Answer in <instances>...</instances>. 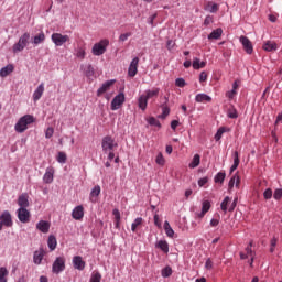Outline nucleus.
Here are the masks:
<instances>
[{"instance_id":"nucleus-1","label":"nucleus","mask_w":282,"mask_h":282,"mask_svg":"<svg viewBox=\"0 0 282 282\" xmlns=\"http://www.w3.org/2000/svg\"><path fill=\"white\" fill-rule=\"evenodd\" d=\"M36 122V119L32 115H24L21 117L14 126L17 133H25L28 131V126Z\"/></svg>"},{"instance_id":"nucleus-2","label":"nucleus","mask_w":282,"mask_h":282,"mask_svg":"<svg viewBox=\"0 0 282 282\" xmlns=\"http://www.w3.org/2000/svg\"><path fill=\"white\" fill-rule=\"evenodd\" d=\"M28 45H30V33L25 32L18 41V43H15L12 47L13 54H19V52H23V50H25V47H28Z\"/></svg>"},{"instance_id":"nucleus-3","label":"nucleus","mask_w":282,"mask_h":282,"mask_svg":"<svg viewBox=\"0 0 282 282\" xmlns=\"http://www.w3.org/2000/svg\"><path fill=\"white\" fill-rule=\"evenodd\" d=\"M107 47H109V40H101L99 43L94 44L91 53L94 56H102L107 52Z\"/></svg>"},{"instance_id":"nucleus-4","label":"nucleus","mask_w":282,"mask_h":282,"mask_svg":"<svg viewBox=\"0 0 282 282\" xmlns=\"http://www.w3.org/2000/svg\"><path fill=\"white\" fill-rule=\"evenodd\" d=\"M65 258L64 256L57 257L52 264L53 274H61V272H65Z\"/></svg>"},{"instance_id":"nucleus-5","label":"nucleus","mask_w":282,"mask_h":282,"mask_svg":"<svg viewBox=\"0 0 282 282\" xmlns=\"http://www.w3.org/2000/svg\"><path fill=\"white\" fill-rule=\"evenodd\" d=\"M3 226L7 228L12 227V215L8 210H4L0 215V230H3Z\"/></svg>"},{"instance_id":"nucleus-6","label":"nucleus","mask_w":282,"mask_h":282,"mask_svg":"<svg viewBox=\"0 0 282 282\" xmlns=\"http://www.w3.org/2000/svg\"><path fill=\"white\" fill-rule=\"evenodd\" d=\"M54 45H56V47H61L62 45H65V43H67V41H69V35H63L61 33H53L51 36Z\"/></svg>"},{"instance_id":"nucleus-7","label":"nucleus","mask_w":282,"mask_h":282,"mask_svg":"<svg viewBox=\"0 0 282 282\" xmlns=\"http://www.w3.org/2000/svg\"><path fill=\"white\" fill-rule=\"evenodd\" d=\"M124 93H119L111 101V111H117L119 107H122L124 105Z\"/></svg>"},{"instance_id":"nucleus-8","label":"nucleus","mask_w":282,"mask_h":282,"mask_svg":"<svg viewBox=\"0 0 282 282\" xmlns=\"http://www.w3.org/2000/svg\"><path fill=\"white\" fill-rule=\"evenodd\" d=\"M240 43H241L246 54H252V52H254V47L252 46V42L250 41V39H248V36L241 35L240 36Z\"/></svg>"},{"instance_id":"nucleus-9","label":"nucleus","mask_w":282,"mask_h":282,"mask_svg":"<svg viewBox=\"0 0 282 282\" xmlns=\"http://www.w3.org/2000/svg\"><path fill=\"white\" fill-rule=\"evenodd\" d=\"M17 213L18 219L19 221H21V224H29L31 214L30 210H28V208H19Z\"/></svg>"},{"instance_id":"nucleus-10","label":"nucleus","mask_w":282,"mask_h":282,"mask_svg":"<svg viewBox=\"0 0 282 282\" xmlns=\"http://www.w3.org/2000/svg\"><path fill=\"white\" fill-rule=\"evenodd\" d=\"M115 142L116 141L113 140V138H111V135L104 137V139L101 141V147H102V150L105 151V153H107L108 151H113Z\"/></svg>"},{"instance_id":"nucleus-11","label":"nucleus","mask_w":282,"mask_h":282,"mask_svg":"<svg viewBox=\"0 0 282 282\" xmlns=\"http://www.w3.org/2000/svg\"><path fill=\"white\" fill-rule=\"evenodd\" d=\"M112 85H116V79H110V80L105 82L101 85V87H99L97 90L98 98H100V96H102V94H107V91H109V89H111Z\"/></svg>"},{"instance_id":"nucleus-12","label":"nucleus","mask_w":282,"mask_h":282,"mask_svg":"<svg viewBox=\"0 0 282 282\" xmlns=\"http://www.w3.org/2000/svg\"><path fill=\"white\" fill-rule=\"evenodd\" d=\"M140 63V58L139 57H134L128 68V76H130V78H134V76L138 74V65Z\"/></svg>"},{"instance_id":"nucleus-13","label":"nucleus","mask_w":282,"mask_h":282,"mask_svg":"<svg viewBox=\"0 0 282 282\" xmlns=\"http://www.w3.org/2000/svg\"><path fill=\"white\" fill-rule=\"evenodd\" d=\"M73 219H76V221H80L83 217H85V208L83 205L76 206L72 212Z\"/></svg>"},{"instance_id":"nucleus-14","label":"nucleus","mask_w":282,"mask_h":282,"mask_svg":"<svg viewBox=\"0 0 282 282\" xmlns=\"http://www.w3.org/2000/svg\"><path fill=\"white\" fill-rule=\"evenodd\" d=\"M18 205L20 206V208H28L30 206V196L28 195V193H22L18 197Z\"/></svg>"},{"instance_id":"nucleus-15","label":"nucleus","mask_w":282,"mask_h":282,"mask_svg":"<svg viewBox=\"0 0 282 282\" xmlns=\"http://www.w3.org/2000/svg\"><path fill=\"white\" fill-rule=\"evenodd\" d=\"M85 261L83 260V257L80 256H75L73 258V267L75 268V270H79V271H83L85 270Z\"/></svg>"},{"instance_id":"nucleus-16","label":"nucleus","mask_w":282,"mask_h":282,"mask_svg":"<svg viewBox=\"0 0 282 282\" xmlns=\"http://www.w3.org/2000/svg\"><path fill=\"white\" fill-rule=\"evenodd\" d=\"M51 226L52 224H50V221L46 220H40L36 224V228L40 230V232H43L44 235H47V232H50Z\"/></svg>"},{"instance_id":"nucleus-17","label":"nucleus","mask_w":282,"mask_h":282,"mask_svg":"<svg viewBox=\"0 0 282 282\" xmlns=\"http://www.w3.org/2000/svg\"><path fill=\"white\" fill-rule=\"evenodd\" d=\"M44 184H52L54 182V167H47L43 176Z\"/></svg>"},{"instance_id":"nucleus-18","label":"nucleus","mask_w":282,"mask_h":282,"mask_svg":"<svg viewBox=\"0 0 282 282\" xmlns=\"http://www.w3.org/2000/svg\"><path fill=\"white\" fill-rule=\"evenodd\" d=\"M44 91H45V84L42 83L37 86L35 91L33 93L34 102L41 100V97L43 96Z\"/></svg>"},{"instance_id":"nucleus-19","label":"nucleus","mask_w":282,"mask_h":282,"mask_svg":"<svg viewBox=\"0 0 282 282\" xmlns=\"http://www.w3.org/2000/svg\"><path fill=\"white\" fill-rule=\"evenodd\" d=\"M14 72V65L9 64L0 69V76L1 78H6L7 76H10Z\"/></svg>"},{"instance_id":"nucleus-20","label":"nucleus","mask_w":282,"mask_h":282,"mask_svg":"<svg viewBox=\"0 0 282 282\" xmlns=\"http://www.w3.org/2000/svg\"><path fill=\"white\" fill-rule=\"evenodd\" d=\"M138 105H139V109H141V111H147V106L149 105L148 97L144 95H141L138 99Z\"/></svg>"},{"instance_id":"nucleus-21","label":"nucleus","mask_w":282,"mask_h":282,"mask_svg":"<svg viewBox=\"0 0 282 282\" xmlns=\"http://www.w3.org/2000/svg\"><path fill=\"white\" fill-rule=\"evenodd\" d=\"M221 34H224V30H221V28H218V29L214 30V31L207 36V39H208L209 41H213V40L217 41V40L221 39Z\"/></svg>"},{"instance_id":"nucleus-22","label":"nucleus","mask_w":282,"mask_h":282,"mask_svg":"<svg viewBox=\"0 0 282 282\" xmlns=\"http://www.w3.org/2000/svg\"><path fill=\"white\" fill-rule=\"evenodd\" d=\"M204 10H206L207 12H210L212 14H215V12H219V4L209 1L205 6Z\"/></svg>"},{"instance_id":"nucleus-23","label":"nucleus","mask_w":282,"mask_h":282,"mask_svg":"<svg viewBox=\"0 0 282 282\" xmlns=\"http://www.w3.org/2000/svg\"><path fill=\"white\" fill-rule=\"evenodd\" d=\"M155 248H159V250H162L164 254H169V242L166 240H159L155 245Z\"/></svg>"},{"instance_id":"nucleus-24","label":"nucleus","mask_w":282,"mask_h":282,"mask_svg":"<svg viewBox=\"0 0 282 282\" xmlns=\"http://www.w3.org/2000/svg\"><path fill=\"white\" fill-rule=\"evenodd\" d=\"M262 48L264 50V52H276L278 45L276 42H271V41H267Z\"/></svg>"},{"instance_id":"nucleus-25","label":"nucleus","mask_w":282,"mask_h":282,"mask_svg":"<svg viewBox=\"0 0 282 282\" xmlns=\"http://www.w3.org/2000/svg\"><path fill=\"white\" fill-rule=\"evenodd\" d=\"M241 183V180L239 178V175L238 174H235L229 183H228V188L229 191H232V188H235V184H236V187H239V184Z\"/></svg>"},{"instance_id":"nucleus-26","label":"nucleus","mask_w":282,"mask_h":282,"mask_svg":"<svg viewBox=\"0 0 282 282\" xmlns=\"http://www.w3.org/2000/svg\"><path fill=\"white\" fill-rule=\"evenodd\" d=\"M47 246H48L51 252H53V250H56V246H58V241L56 240V236H54V235L48 236Z\"/></svg>"},{"instance_id":"nucleus-27","label":"nucleus","mask_w":282,"mask_h":282,"mask_svg":"<svg viewBox=\"0 0 282 282\" xmlns=\"http://www.w3.org/2000/svg\"><path fill=\"white\" fill-rule=\"evenodd\" d=\"M196 102H212L213 98L206 94H197L195 97Z\"/></svg>"},{"instance_id":"nucleus-28","label":"nucleus","mask_w":282,"mask_h":282,"mask_svg":"<svg viewBox=\"0 0 282 282\" xmlns=\"http://www.w3.org/2000/svg\"><path fill=\"white\" fill-rule=\"evenodd\" d=\"M100 195V185H96L90 192V202L96 204V197Z\"/></svg>"},{"instance_id":"nucleus-29","label":"nucleus","mask_w":282,"mask_h":282,"mask_svg":"<svg viewBox=\"0 0 282 282\" xmlns=\"http://www.w3.org/2000/svg\"><path fill=\"white\" fill-rule=\"evenodd\" d=\"M162 113L159 116L162 120H165V118H169L171 115V108L166 106V104H161Z\"/></svg>"},{"instance_id":"nucleus-30","label":"nucleus","mask_w":282,"mask_h":282,"mask_svg":"<svg viewBox=\"0 0 282 282\" xmlns=\"http://www.w3.org/2000/svg\"><path fill=\"white\" fill-rule=\"evenodd\" d=\"M41 43H45V33L43 32L33 37V45H41Z\"/></svg>"},{"instance_id":"nucleus-31","label":"nucleus","mask_w":282,"mask_h":282,"mask_svg":"<svg viewBox=\"0 0 282 282\" xmlns=\"http://www.w3.org/2000/svg\"><path fill=\"white\" fill-rule=\"evenodd\" d=\"M202 162V156L199 154H195L192 162L188 164L191 169H197V166Z\"/></svg>"},{"instance_id":"nucleus-32","label":"nucleus","mask_w":282,"mask_h":282,"mask_svg":"<svg viewBox=\"0 0 282 282\" xmlns=\"http://www.w3.org/2000/svg\"><path fill=\"white\" fill-rule=\"evenodd\" d=\"M43 261V251H35L33 254V262L35 265H41Z\"/></svg>"},{"instance_id":"nucleus-33","label":"nucleus","mask_w":282,"mask_h":282,"mask_svg":"<svg viewBox=\"0 0 282 282\" xmlns=\"http://www.w3.org/2000/svg\"><path fill=\"white\" fill-rule=\"evenodd\" d=\"M192 66L194 69H204L206 67V62H200L199 58H194Z\"/></svg>"},{"instance_id":"nucleus-34","label":"nucleus","mask_w":282,"mask_h":282,"mask_svg":"<svg viewBox=\"0 0 282 282\" xmlns=\"http://www.w3.org/2000/svg\"><path fill=\"white\" fill-rule=\"evenodd\" d=\"M224 180H226V172H218L215 177V184H224Z\"/></svg>"},{"instance_id":"nucleus-35","label":"nucleus","mask_w":282,"mask_h":282,"mask_svg":"<svg viewBox=\"0 0 282 282\" xmlns=\"http://www.w3.org/2000/svg\"><path fill=\"white\" fill-rule=\"evenodd\" d=\"M164 230H165V234L167 235V237H170V238H173V236L175 235V231L171 227V224H169V220L164 221Z\"/></svg>"},{"instance_id":"nucleus-36","label":"nucleus","mask_w":282,"mask_h":282,"mask_svg":"<svg viewBox=\"0 0 282 282\" xmlns=\"http://www.w3.org/2000/svg\"><path fill=\"white\" fill-rule=\"evenodd\" d=\"M159 94H160V88H154V89H152V90H145V97H148V100L150 99V98H155L156 96H159Z\"/></svg>"},{"instance_id":"nucleus-37","label":"nucleus","mask_w":282,"mask_h":282,"mask_svg":"<svg viewBox=\"0 0 282 282\" xmlns=\"http://www.w3.org/2000/svg\"><path fill=\"white\" fill-rule=\"evenodd\" d=\"M112 215L115 217V228L119 229L120 228V210L113 209Z\"/></svg>"},{"instance_id":"nucleus-38","label":"nucleus","mask_w":282,"mask_h":282,"mask_svg":"<svg viewBox=\"0 0 282 282\" xmlns=\"http://www.w3.org/2000/svg\"><path fill=\"white\" fill-rule=\"evenodd\" d=\"M224 133H226V127H220V128L217 130V132H216V134H215V137H214L215 141H216V142H219V140H221V137L224 135Z\"/></svg>"},{"instance_id":"nucleus-39","label":"nucleus","mask_w":282,"mask_h":282,"mask_svg":"<svg viewBox=\"0 0 282 282\" xmlns=\"http://www.w3.org/2000/svg\"><path fill=\"white\" fill-rule=\"evenodd\" d=\"M228 204H230V196H226L224 198V200L220 204V208L221 210H224L225 213H228Z\"/></svg>"},{"instance_id":"nucleus-40","label":"nucleus","mask_w":282,"mask_h":282,"mask_svg":"<svg viewBox=\"0 0 282 282\" xmlns=\"http://www.w3.org/2000/svg\"><path fill=\"white\" fill-rule=\"evenodd\" d=\"M142 217H138L137 219H134V221L131 225L132 232H135V230H138V226H142Z\"/></svg>"},{"instance_id":"nucleus-41","label":"nucleus","mask_w":282,"mask_h":282,"mask_svg":"<svg viewBox=\"0 0 282 282\" xmlns=\"http://www.w3.org/2000/svg\"><path fill=\"white\" fill-rule=\"evenodd\" d=\"M85 56H87L85 47H83V46L78 47L77 52H76V57L80 58V61H84Z\"/></svg>"},{"instance_id":"nucleus-42","label":"nucleus","mask_w":282,"mask_h":282,"mask_svg":"<svg viewBox=\"0 0 282 282\" xmlns=\"http://www.w3.org/2000/svg\"><path fill=\"white\" fill-rule=\"evenodd\" d=\"M155 163H156L159 166H164V164H166V160L164 159V155L162 154V152H160V153L156 155Z\"/></svg>"},{"instance_id":"nucleus-43","label":"nucleus","mask_w":282,"mask_h":282,"mask_svg":"<svg viewBox=\"0 0 282 282\" xmlns=\"http://www.w3.org/2000/svg\"><path fill=\"white\" fill-rule=\"evenodd\" d=\"M161 274L163 279H169V276L173 274V269H171V267H165L164 269H162Z\"/></svg>"},{"instance_id":"nucleus-44","label":"nucleus","mask_w":282,"mask_h":282,"mask_svg":"<svg viewBox=\"0 0 282 282\" xmlns=\"http://www.w3.org/2000/svg\"><path fill=\"white\" fill-rule=\"evenodd\" d=\"M6 276H8V269H6L4 267H1L0 268V282H8V279Z\"/></svg>"},{"instance_id":"nucleus-45","label":"nucleus","mask_w":282,"mask_h":282,"mask_svg":"<svg viewBox=\"0 0 282 282\" xmlns=\"http://www.w3.org/2000/svg\"><path fill=\"white\" fill-rule=\"evenodd\" d=\"M148 123L151 126V127H159V129L162 127V123H160V121L158 119H155V117H150L148 119Z\"/></svg>"},{"instance_id":"nucleus-46","label":"nucleus","mask_w":282,"mask_h":282,"mask_svg":"<svg viewBox=\"0 0 282 282\" xmlns=\"http://www.w3.org/2000/svg\"><path fill=\"white\" fill-rule=\"evenodd\" d=\"M57 162L59 164H65V162H67V154L65 152H58Z\"/></svg>"},{"instance_id":"nucleus-47","label":"nucleus","mask_w":282,"mask_h":282,"mask_svg":"<svg viewBox=\"0 0 282 282\" xmlns=\"http://www.w3.org/2000/svg\"><path fill=\"white\" fill-rule=\"evenodd\" d=\"M227 116H228V118H231V120L239 118V113L237 112V109H235V108L229 109L227 112Z\"/></svg>"},{"instance_id":"nucleus-48","label":"nucleus","mask_w":282,"mask_h":282,"mask_svg":"<svg viewBox=\"0 0 282 282\" xmlns=\"http://www.w3.org/2000/svg\"><path fill=\"white\" fill-rule=\"evenodd\" d=\"M85 74H86L87 78H91V76H94V74H96V72L94 70V66H91V64H89L86 67Z\"/></svg>"},{"instance_id":"nucleus-49","label":"nucleus","mask_w":282,"mask_h":282,"mask_svg":"<svg viewBox=\"0 0 282 282\" xmlns=\"http://www.w3.org/2000/svg\"><path fill=\"white\" fill-rule=\"evenodd\" d=\"M210 200H203L202 204V210L203 213H208V210H210Z\"/></svg>"},{"instance_id":"nucleus-50","label":"nucleus","mask_w":282,"mask_h":282,"mask_svg":"<svg viewBox=\"0 0 282 282\" xmlns=\"http://www.w3.org/2000/svg\"><path fill=\"white\" fill-rule=\"evenodd\" d=\"M101 279H102V275L100 274V272H96L90 276V282H100Z\"/></svg>"},{"instance_id":"nucleus-51","label":"nucleus","mask_w":282,"mask_h":282,"mask_svg":"<svg viewBox=\"0 0 282 282\" xmlns=\"http://www.w3.org/2000/svg\"><path fill=\"white\" fill-rule=\"evenodd\" d=\"M175 85L176 87H186V80H184V78H176Z\"/></svg>"},{"instance_id":"nucleus-52","label":"nucleus","mask_w":282,"mask_h":282,"mask_svg":"<svg viewBox=\"0 0 282 282\" xmlns=\"http://www.w3.org/2000/svg\"><path fill=\"white\" fill-rule=\"evenodd\" d=\"M274 199H276L279 202V199H282V188H278L274 191L273 194Z\"/></svg>"},{"instance_id":"nucleus-53","label":"nucleus","mask_w":282,"mask_h":282,"mask_svg":"<svg viewBox=\"0 0 282 282\" xmlns=\"http://www.w3.org/2000/svg\"><path fill=\"white\" fill-rule=\"evenodd\" d=\"M52 135H54V128L48 127V128L46 129V131H45V138H46L47 140H50V138H52Z\"/></svg>"},{"instance_id":"nucleus-54","label":"nucleus","mask_w":282,"mask_h":282,"mask_svg":"<svg viewBox=\"0 0 282 282\" xmlns=\"http://www.w3.org/2000/svg\"><path fill=\"white\" fill-rule=\"evenodd\" d=\"M210 23H214V18H213V15H207V17L205 18V20H204V25H205L206 28H208V25H210Z\"/></svg>"},{"instance_id":"nucleus-55","label":"nucleus","mask_w":282,"mask_h":282,"mask_svg":"<svg viewBox=\"0 0 282 282\" xmlns=\"http://www.w3.org/2000/svg\"><path fill=\"white\" fill-rule=\"evenodd\" d=\"M154 225L156 228H162V220H160V215L158 214L154 215Z\"/></svg>"},{"instance_id":"nucleus-56","label":"nucleus","mask_w":282,"mask_h":282,"mask_svg":"<svg viewBox=\"0 0 282 282\" xmlns=\"http://www.w3.org/2000/svg\"><path fill=\"white\" fill-rule=\"evenodd\" d=\"M263 197H264V199H272V189L267 188L263 193Z\"/></svg>"},{"instance_id":"nucleus-57","label":"nucleus","mask_w":282,"mask_h":282,"mask_svg":"<svg viewBox=\"0 0 282 282\" xmlns=\"http://www.w3.org/2000/svg\"><path fill=\"white\" fill-rule=\"evenodd\" d=\"M208 184V176H205L203 178L198 180V186L202 188L203 186H206Z\"/></svg>"},{"instance_id":"nucleus-58","label":"nucleus","mask_w":282,"mask_h":282,"mask_svg":"<svg viewBox=\"0 0 282 282\" xmlns=\"http://www.w3.org/2000/svg\"><path fill=\"white\" fill-rule=\"evenodd\" d=\"M239 202V198H235L234 202L231 203V205L228 208L229 213H232L235 210V208H237V203Z\"/></svg>"},{"instance_id":"nucleus-59","label":"nucleus","mask_w":282,"mask_h":282,"mask_svg":"<svg viewBox=\"0 0 282 282\" xmlns=\"http://www.w3.org/2000/svg\"><path fill=\"white\" fill-rule=\"evenodd\" d=\"M208 80V74L206 72H202L199 75V83H206Z\"/></svg>"},{"instance_id":"nucleus-60","label":"nucleus","mask_w":282,"mask_h":282,"mask_svg":"<svg viewBox=\"0 0 282 282\" xmlns=\"http://www.w3.org/2000/svg\"><path fill=\"white\" fill-rule=\"evenodd\" d=\"M129 36H131V32H128V33H123L119 36V41L121 43H124V41H127V39H129Z\"/></svg>"},{"instance_id":"nucleus-61","label":"nucleus","mask_w":282,"mask_h":282,"mask_svg":"<svg viewBox=\"0 0 282 282\" xmlns=\"http://www.w3.org/2000/svg\"><path fill=\"white\" fill-rule=\"evenodd\" d=\"M247 256L254 257V252L252 251V242H249V246L246 248Z\"/></svg>"},{"instance_id":"nucleus-62","label":"nucleus","mask_w":282,"mask_h":282,"mask_svg":"<svg viewBox=\"0 0 282 282\" xmlns=\"http://www.w3.org/2000/svg\"><path fill=\"white\" fill-rule=\"evenodd\" d=\"M166 47H167L169 52H171V50H173V47H175V42L173 40H169L166 42Z\"/></svg>"},{"instance_id":"nucleus-63","label":"nucleus","mask_w":282,"mask_h":282,"mask_svg":"<svg viewBox=\"0 0 282 282\" xmlns=\"http://www.w3.org/2000/svg\"><path fill=\"white\" fill-rule=\"evenodd\" d=\"M240 160H239V152L238 151H235L234 152V164H240Z\"/></svg>"},{"instance_id":"nucleus-64","label":"nucleus","mask_w":282,"mask_h":282,"mask_svg":"<svg viewBox=\"0 0 282 282\" xmlns=\"http://www.w3.org/2000/svg\"><path fill=\"white\" fill-rule=\"evenodd\" d=\"M205 268L206 270H213V260H210V258L206 260Z\"/></svg>"}]
</instances>
